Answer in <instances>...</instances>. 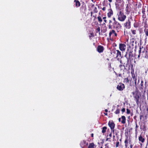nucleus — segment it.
I'll return each instance as SVG.
<instances>
[{
	"mask_svg": "<svg viewBox=\"0 0 148 148\" xmlns=\"http://www.w3.org/2000/svg\"><path fill=\"white\" fill-rule=\"evenodd\" d=\"M138 53H141V58L144 57L145 58H148V56H147V51L145 50V48L143 46L140 47L138 51Z\"/></svg>",
	"mask_w": 148,
	"mask_h": 148,
	"instance_id": "obj_2",
	"label": "nucleus"
},
{
	"mask_svg": "<svg viewBox=\"0 0 148 148\" xmlns=\"http://www.w3.org/2000/svg\"><path fill=\"white\" fill-rule=\"evenodd\" d=\"M91 136L92 137H93V136H94V134H93V133L91 134Z\"/></svg>",
	"mask_w": 148,
	"mask_h": 148,
	"instance_id": "obj_57",
	"label": "nucleus"
},
{
	"mask_svg": "<svg viewBox=\"0 0 148 148\" xmlns=\"http://www.w3.org/2000/svg\"><path fill=\"white\" fill-rule=\"evenodd\" d=\"M136 43L137 41L135 40L134 38H132L130 39V45L129 46L130 49L131 48L132 49L135 48L136 50L137 47Z\"/></svg>",
	"mask_w": 148,
	"mask_h": 148,
	"instance_id": "obj_5",
	"label": "nucleus"
},
{
	"mask_svg": "<svg viewBox=\"0 0 148 148\" xmlns=\"http://www.w3.org/2000/svg\"><path fill=\"white\" fill-rule=\"evenodd\" d=\"M142 17L144 18H146V15L145 14H143V15H142Z\"/></svg>",
	"mask_w": 148,
	"mask_h": 148,
	"instance_id": "obj_48",
	"label": "nucleus"
},
{
	"mask_svg": "<svg viewBox=\"0 0 148 148\" xmlns=\"http://www.w3.org/2000/svg\"><path fill=\"white\" fill-rule=\"evenodd\" d=\"M107 127L106 126L103 127H102V133L103 134L105 133L106 132V130H107Z\"/></svg>",
	"mask_w": 148,
	"mask_h": 148,
	"instance_id": "obj_29",
	"label": "nucleus"
},
{
	"mask_svg": "<svg viewBox=\"0 0 148 148\" xmlns=\"http://www.w3.org/2000/svg\"><path fill=\"white\" fill-rule=\"evenodd\" d=\"M74 2L75 3V6L77 8L79 7L80 6L81 3L78 0H75Z\"/></svg>",
	"mask_w": 148,
	"mask_h": 148,
	"instance_id": "obj_18",
	"label": "nucleus"
},
{
	"mask_svg": "<svg viewBox=\"0 0 148 148\" xmlns=\"http://www.w3.org/2000/svg\"><path fill=\"white\" fill-rule=\"evenodd\" d=\"M133 21L132 16L128 17V20L124 24V26L127 29H130L131 27V21Z\"/></svg>",
	"mask_w": 148,
	"mask_h": 148,
	"instance_id": "obj_3",
	"label": "nucleus"
},
{
	"mask_svg": "<svg viewBox=\"0 0 148 148\" xmlns=\"http://www.w3.org/2000/svg\"><path fill=\"white\" fill-rule=\"evenodd\" d=\"M112 28L115 29L117 32H119L121 27V24L118 22H113Z\"/></svg>",
	"mask_w": 148,
	"mask_h": 148,
	"instance_id": "obj_4",
	"label": "nucleus"
},
{
	"mask_svg": "<svg viewBox=\"0 0 148 148\" xmlns=\"http://www.w3.org/2000/svg\"><path fill=\"white\" fill-rule=\"evenodd\" d=\"M131 113V111L128 108L126 109V113L127 114H129Z\"/></svg>",
	"mask_w": 148,
	"mask_h": 148,
	"instance_id": "obj_38",
	"label": "nucleus"
},
{
	"mask_svg": "<svg viewBox=\"0 0 148 148\" xmlns=\"http://www.w3.org/2000/svg\"><path fill=\"white\" fill-rule=\"evenodd\" d=\"M134 81L135 85V86H136V85H137V79L136 78L135 79H134Z\"/></svg>",
	"mask_w": 148,
	"mask_h": 148,
	"instance_id": "obj_42",
	"label": "nucleus"
},
{
	"mask_svg": "<svg viewBox=\"0 0 148 148\" xmlns=\"http://www.w3.org/2000/svg\"><path fill=\"white\" fill-rule=\"evenodd\" d=\"M97 51L99 53H102L104 50V47L103 46L99 45L97 46Z\"/></svg>",
	"mask_w": 148,
	"mask_h": 148,
	"instance_id": "obj_12",
	"label": "nucleus"
},
{
	"mask_svg": "<svg viewBox=\"0 0 148 148\" xmlns=\"http://www.w3.org/2000/svg\"><path fill=\"white\" fill-rule=\"evenodd\" d=\"M125 88L124 84L122 83H120L117 86L116 88L119 91H121L123 90Z\"/></svg>",
	"mask_w": 148,
	"mask_h": 148,
	"instance_id": "obj_6",
	"label": "nucleus"
},
{
	"mask_svg": "<svg viewBox=\"0 0 148 148\" xmlns=\"http://www.w3.org/2000/svg\"><path fill=\"white\" fill-rule=\"evenodd\" d=\"M98 21L100 23H101L102 22V19L101 17L100 16H98L97 17Z\"/></svg>",
	"mask_w": 148,
	"mask_h": 148,
	"instance_id": "obj_28",
	"label": "nucleus"
},
{
	"mask_svg": "<svg viewBox=\"0 0 148 148\" xmlns=\"http://www.w3.org/2000/svg\"><path fill=\"white\" fill-rule=\"evenodd\" d=\"M113 24V23L112 21L110 20L109 21L108 24V25L109 29H112Z\"/></svg>",
	"mask_w": 148,
	"mask_h": 148,
	"instance_id": "obj_15",
	"label": "nucleus"
},
{
	"mask_svg": "<svg viewBox=\"0 0 148 148\" xmlns=\"http://www.w3.org/2000/svg\"><path fill=\"white\" fill-rule=\"evenodd\" d=\"M95 145L93 143H90L88 147V148H95Z\"/></svg>",
	"mask_w": 148,
	"mask_h": 148,
	"instance_id": "obj_22",
	"label": "nucleus"
},
{
	"mask_svg": "<svg viewBox=\"0 0 148 148\" xmlns=\"http://www.w3.org/2000/svg\"><path fill=\"white\" fill-rule=\"evenodd\" d=\"M114 34L115 36L116 37L117 36V33L116 32H115V33H114Z\"/></svg>",
	"mask_w": 148,
	"mask_h": 148,
	"instance_id": "obj_54",
	"label": "nucleus"
},
{
	"mask_svg": "<svg viewBox=\"0 0 148 148\" xmlns=\"http://www.w3.org/2000/svg\"><path fill=\"white\" fill-rule=\"evenodd\" d=\"M131 8V7L130 6L128 5V4H127V6L126 8L125 11L128 14L130 13V10Z\"/></svg>",
	"mask_w": 148,
	"mask_h": 148,
	"instance_id": "obj_19",
	"label": "nucleus"
},
{
	"mask_svg": "<svg viewBox=\"0 0 148 148\" xmlns=\"http://www.w3.org/2000/svg\"><path fill=\"white\" fill-rule=\"evenodd\" d=\"M145 8L143 7L142 9V13L143 14H145Z\"/></svg>",
	"mask_w": 148,
	"mask_h": 148,
	"instance_id": "obj_37",
	"label": "nucleus"
},
{
	"mask_svg": "<svg viewBox=\"0 0 148 148\" xmlns=\"http://www.w3.org/2000/svg\"><path fill=\"white\" fill-rule=\"evenodd\" d=\"M130 59H127V62L126 63V64H125V63L124 64L125 65V67H128L129 68V69H130V65H129V63L130 62Z\"/></svg>",
	"mask_w": 148,
	"mask_h": 148,
	"instance_id": "obj_23",
	"label": "nucleus"
},
{
	"mask_svg": "<svg viewBox=\"0 0 148 148\" xmlns=\"http://www.w3.org/2000/svg\"><path fill=\"white\" fill-rule=\"evenodd\" d=\"M112 136V133H110L109 134V137L107 138L106 139V141H111V140H110Z\"/></svg>",
	"mask_w": 148,
	"mask_h": 148,
	"instance_id": "obj_31",
	"label": "nucleus"
},
{
	"mask_svg": "<svg viewBox=\"0 0 148 148\" xmlns=\"http://www.w3.org/2000/svg\"><path fill=\"white\" fill-rule=\"evenodd\" d=\"M138 140L140 141L142 143H143L145 141V138H143L141 135H140L139 137Z\"/></svg>",
	"mask_w": 148,
	"mask_h": 148,
	"instance_id": "obj_21",
	"label": "nucleus"
},
{
	"mask_svg": "<svg viewBox=\"0 0 148 148\" xmlns=\"http://www.w3.org/2000/svg\"><path fill=\"white\" fill-rule=\"evenodd\" d=\"M94 36V33L93 32L90 33L89 34V39H90V40H91L92 39L91 37H93Z\"/></svg>",
	"mask_w": 148,
	"mask_h": 148,
	"instance_id": "obj_30",
	"label": "nucleus"
},
{
	"mask_svg": "<svg viewBox=\"0 0 148 148\" xmlns=\"http://www.w3.org/2000/svg\"><path fill=\"white\" fill-rule=\"evenodd\" d=\"M132 147H133V146L132 145V144H131L130 145V148H132Z\"/></svg>",
	"mask_w": 148,
	"mask_h": 148,
	"instance_id": "obj_60",
	"label": "nucleus"
},
{
	"mask_svg": "<svg viewBox=\"0 0 148 148\" xmlns=\"http://www.w3.org/2000/svg\"><path fill=\"white\" fill-rule=\"evenodd\" d=\"M129 80L128 78H125L124 79V82L126 83H128L129 82Z\"/></svg>",
	"mask_w": 148,
	"mask_h": 148,
	"instance_id": "obj_33",
	"label": "nucleus"
},
{
	"mask_svg": "<svg viewBox=\"0 0 148 148\" xmlns=\"http://www.w3.org/2000/svg\"><path fill=\"white\" fill-rule=\"evenodd\" d=\"M144 32L145 35V39H146L147 37H148V29L145 28L144 30Z\"/></svg>",
	"mask_w": 148,
	"mask_h": 148,
	"instance_id": "obj_25",
	"label": "nucleus"
},
{
	"mask_svg": "<svg viewBox=\"0 0 148 148\" xmlns=\"http://www.w3.org/2000/svg\"><path fill=\"white\" fill-rule=\"evenodd\" d=\"M119 48V49L122 51H125L126 48V45L124 43H120Z\"/></svg>",
	"mask_w": 148,
	"mask_h": 148,
	"instance_id": "obj_8",
	"label": "nucleus"
},
{
	"mask_svg": "<svg viewBox=\"0 0 148 148\" xmlns=\"http://www.w3.org/2000/svg\"><path fill=\"white\" fill-rule=\"evenodd\" d=\"M108 12L107 13V16L108 18H110L113 14V11L110 8L108 10Z\"/></svg>",
	"mask_w": 148,
	"mask_h": 148,
	"instance_id": "obj_16",
	"label": "nucleus"
},
{
	"mask_svg": "<svg viewBox=\"0 0 148 148\" xmlns=\"http://www.w3.org/2000/svg\"><path fill=\"white\" fill-rule=\"evenodd\" d=\"M121 118H119L118 119V121H119V122H121Z\"/></svg>",
	"mask_w": 148,
	"mask_h": 148,
	"instance_id": "obj_53",
	"label": "nucleus"
},
{
	"mask_svg": "<svg viewBox=\"0 0 148 148\" xmlns=\"http://www.w3.org/2000/svg\"><path fill=\"white\" fill-rule=\"evenodd\" d=\"M119 141H117V142H116V147H118L119 146Z\"/></svg>",
	"mask_w": 148,
	"mask_h": 148,
	"instance_id": "obj_41",
	"label": "nucleus"
},
{
	"mask_svg": "<svg viewBox=\"0 0 148 148\" xmlns=\"http://www.w3.org/2000/svg\"><path fill=\"white\" fill-rule=\"evenodd\" d=\"M119 76L120 77H122V74H119Z\"/></svg>",
	"mask_w": 148,
	"mask_h": 148,
	"instance_id": "obj_55",
	"label": "nucleus"
},
{
	"mask_svg": "<svg viewBox=\"0 0 148 148\" xmlns=\"http://www.w3.org/2000/svg\"><path fill=\"white\" fill-rule=\"evenodd\" d=\"M108 125L110 127V129H113V128H114L115 127V124L112 121H109L108 123Z\"/></svg>",
	"mask_w": 148,
	"mask_h": 148,
	"instance_id": "obj_13",
	"label": "nucleus"
},
{
	"mask_svg": "<svg viewBox=\"0 0 148 148\" xmlns=\"http://www.w3.org/2000/svg\"><path fill=\"white\" fill-rule=\"evenodd\" d=\"M133 49H130V51L129 53V56L127 57H126L127 52H126V54L125 55V57H126L127 59H130L133 56Z\"/></svg>",
	"mask_w": 148,
	"mask_h": 148,
	"instance_id": "obj_9",
	"label": "nucleus"
},
{
	"mask_svg": "<svg viewBox=\"0 0 148 148\" xmlns=\"http://www.w3.org/2000/svg\"><path fill=\"white\" fill-rule=\"evenodd\" d=\"M106 8L105 7H103L102 8V10H103L104 11L106 10Z\"/></svg>",
	"mask_w": 148,
	"mask_h": 148,
	"instance_id": "obj_52",
	"label": "nucleus"
},
{
	"mask_svg": "<svg viewBox=\"0 0 148 148\" xmlns=\"http://www.w3.org/2000/svg\"><path fill=\"white\" fill-rule=\"evenodd\" d=\"M86 8L85 6H82L81 8V11L82 12H84L86 11Z\"/></svg>",
	"mask_w": 148,
	"mask_h": 148,
	"instance_id": "obj_26",
	"label": "nucleus"
},
{
	"mask_svg": "<svg viewBox=\"0 0 148 148\" xmlns=\"http://www.w3.org/2000/svg\"><path fill=\"white\" fill-rule=\"evenodd\" d=\"M104 114L105 115H106V116H107V115H108V113H107V112H106V113H104Z\"/></svg>",
	"mask_w": 148,
	"mask_h": 148,
	"instance_id": "obj_59",
	"label": "nucleus"
},
{
	"mask_svg": "<svg viewBox=\"0 0 148 148\" xmlns=\"http://www.w3.org/2000/svg\"><path fill=\"white\" fill-rule=\"evenodd\" d=\"M118 19L120 21L123 22L125 21L126 18V16L122 11H120L118 12L117 14Z\"/></svg>",
	"mask_w": 148,
	"mask_h": 148,
	"instance_id": "obj_1",
	"label": "nucleus"
},
{
	"mask_svg": "<svg viewBox=\"0 0 148 148\" xmlns=\"http://www.w3.org/2000/svg\"><path fill=\"white\" fill-rule=\"evenodd\" d=\"M147 14H148V5L147 6Z\"/></svg>",
	"mask_w": 148,
	"mask_h": 148,
	"instance_id": "obj_62",
	"label": "nucleus"
},
{
	"mask_svg": "<svg viewBox=\"0 0 148 148\" xmlns=\"http://www.w3.org/2000/svg\"><path fill=\"white\" fill-rule=\"evenodd\" d=\"M128 137H126L125 139V140L124 143H125V147H128Z\"/></svg>",
	"mask_w": 148,
	"mask_h": 148,
	"instance_id": "obj_20",
	"label": "nucleus"
},
{
	"mask_svg": "<svg viewBox=\"0 0 148 148\" xmlns=\"http://www.w3.org/2000/svg\"><path fill=\"white\" fill-rule=\"evenodd\" d=\"M132 94L134 95V97L135 98V100L136 101V103L138 104L139 103V96L138 93L136 92L135 93L134 92H133Z\"/></svg>",
	"mask_w": 148,
	"mask_h": 148,
	"instance_id": "obj_7",
	"label": "nucleus"
},
{
	"mask_svg": "<svg viewBox=\"0 0 148 148\" xmlns=\"http://www.w3.org/2000/svg\"><path fill=\"white\" fill-rule=\"evenodd\" d=\"M132 33L133 34H136V30H134L132 31Z\"/></svg>",
	"mask_w": 148,
	"mask_h": 148,
	"instance_id": "obj_46",
	"label": "nucleus"
},
{
	"mask_svg": "<svg viewBox=\"0 0 148 148\" xmlns=\"http://www.w3.org/2000/svg\"><path fill=\"white\" fill-rule=\"evenodd\" d=\"M120 112V110L119 108H117L114 113L116 114H119Z\"/></svg>",
	"mask_w": 148,
	"mask_h": 148,
	"instance_id": "obj_32",
	"label": "nucleus"
},
{
	"mask_svg": "<svg viewBox=\"0 0 148 148\" xmlns=\"http://www.w3.org/2000/svg\"><path fill=\"white\" fill-rule=\"evenodd\" d=\"M139 80L138 79V82H137V84H138L139 83Z\"/></svg>",
	"mask_w": 148,
	"mask_h": 148,
	"instance_id": "obj_64",
	"label": "nucleus"
},
{
	"mask_svg": "<svg viewBox=\"0 0 148 148\" xmlns=\"http://www.w3.org/2000/svg\"><path fill=\"white\" fill-rule=\"evenodd\" d=\"M93 12L94 13H97L98 10H97V8L96 7H95L94 8V9L93 10Z\"/></svg>",
	"mask_w": 148,
	"mask_h": 148,
	"instance_id": "obj_36",
	"label": "nucleus"
},
{
	"mask_svg": "<svg viewBox=\"0 0 148 148\" xmlns=\"http://www.w3.org/2000/svg\"><path fill=\"white\" fill-rule=\"evenodd\" d=\"M93 12H91V16H92Z\"/></svg>",
	"mask_w": 148,
	"mask_h": 148,
	"instance_id": "obj_63",
	"label": "nucleus"
},
{
	"mask_svg": "<svg viewBox=\"0 0 148 148\" xmlns=\"http://www.w3.org/2000/svg\"><path fill=\"white\" fill-rule=\"evenodd\" d=\"M115 32V30L114 29H112L111 30H110L109 33V38H111L112 34H114Z\"/></svg>",
	"mask_w": 148,
	"mask_h": 148,
	"instance_id": "obj_24",
	"label": "nucleus"
},
{
	"mask_svg": "<svg viewBox=\"0 0 148 148\" xmlns=\"http://www.w3.org/2000/svg\"><path fill=\"white\" fill-rule=\"evenodd\" d=\"M122 120L121 121V123L123 124H125L126 123V119L124 116H121Z\"/></svg>",
	"mask_w": 148,
	"mask_h": 148,
	"instance_id": "obj_17",
	"label": "nucleus"
},
{
	"mask_svg": "<svg viewBox=\"0 0 148 148\" xmlns=\"http://www.w3.org/2000/svg\"><path fill=\"white\" fill-rule=\"evenodd\" d=\"M106 16H104L103 17V21L105 23H106L107 22V20L106 19Z\"/></svg>",
	"mask_w": 148,
	"mask_h": 148,
	"instance_id": "obj_39",
	"label": "nucleus"
},
{
	"mask_svg": "<svg viewBox=\"0 0 148 148\" xmlns=\"http://www.w3.org/2000/svg\"><path fill=\"white\" fill-rule=\"evenodd\" d=\"M80 145L82 148H84L88 145V143L86 142V140H84L81 142Z\"/></svg>",
	"mask_w": 148,
	"mask_h": 148,
	"instance_id": "obj_10",
	"label": "nucleus"
},
{
	"mask_svg": "<svg viewBox=\"0 0 148 148\" xmlns=\"http://www.w3.org/2000/svg\"><path fill=\"white\" fill-rule=\"evenodd\" d=\"M138 126L137 125L136 123V129L135 130L136 132L137 131V128H138Z\"/></svg>",
	"mask_w": 148,
	"mask_h": 148,
	"instance_id": "obj_50",
	"label": "nucleus"
},
{
	"mask_svg": "<svg viewBox=\"0 0 148 148\" xmlns=\"http://www.w3.org/2000/svg\"><path fill=\"white\" fill-rule=\"evenodd\" d=\"M119 68L120 69L121 71L123 70V71L124 69H125V65H122L121 64H120L119 66Z\"/></svg>",
	"mask_w": 148,
	"mask_h": 148,
	"instance_id": "obj_27",
	"label": "nucleus"
},
{
	"mask_svg": "<svg viewBox=\"0 0 148 148\" xmlns=\"http://www.w3.org/2000/svg\"><path fill=\"white\" fill-rule=\"evenodd\" d=\"M100 27H98L96 29V33H97L98 32H99V35H100Z\"/></svg>",
	"mask_w": 148,
	"mask_h": 148,
	"instance_id": "obj_34",
	"label": "nucleus"
},
{
	"mask_svg": "<svg viewBox=\"0 0 148 148\" xmlns=\"http://www.w3.org/2000/svg\"><path fill=\"white\" fill-rule=\"evenodd\" d=\"M125 108H123L121 109V111L122 112V113L123 114L124 112H125Z\"/></svg>",
	"mask_w": 148,
	"mask_h": 148,
	"instance_id": "obj_43",
	"label": "nucleus"
},
{
	"mask_svg": "<svg viewBox=\"0 0 148 148\" xmlns=\"http://www.w3.org/2000/svg\"><path fill=\"white\" fill-rule=\"evenodd\" d=\"M108 1L110 3L112 2V0H108Z\"/></svg>",
	"mask_w": 148,
	"mask_h": 148,
	"instance_id": "obj_61",
	"label": "nucleus"
},
{
	"mask_svg": "<svg viewBox=\"0 0 148 148\" xmlns=\"http://www.w3.org/2000/svg\"><path fill=\"white\" fill-rule=\"evenodd\" d=\"M116 2L120 3L122 0H116Z\"/></svg>",
	"mask_w": 148,
	"mask_h": 148,
	"instance_id": "obj_51",
	"label": "nucleus"
},
{
	"mask_svg": "<svg viewBox=\"0 0 148 148\" xmlns=\"http://www.w3.org/2000/svg\"><path fill=\"white\" fill-rule=\"evenodd\" d=\"M111 133L113 132V133L114 134V128H113V129H111Z\"/></svg>",
	"mask_w": 148,
	"mask_h": 148,
	"instance_id": "obj_49",
	"label": "nucleus"
},
{
	"mask_svg": "<svg viewBox=\"0 0 148 148\" xmlns=\"http://www.w3.org/2000/svg\"><path fill=\"white\" fill-rule=\"evenodd\" d=\"M141 5H142L140 3H139L138 4L137 7L138 8H141Z\"/></svg>",
	"mask_w": 148,
	"mask_h": 148,
	"instance_id": "obj_45",
	"label": "nucleus"
},
{
	"mask_svg": "<svg viewBox=\"0 0 148 148\" xmlns=\"http://www.w3.org/2000/svg\"><path fill=\"white\" fill-rule=\"evenodd\" d=\"M116 54L115 56H114V58L119 59L121 57V52L118 50H116Z\"/></svg>",
	"mask_w": 148,
	"mask_h": 148,
	"instance_id": "obj_11",
	"label": "nucleus"
},
{
	"mask_svg": "<svg viewBox=\"0 0 148 148\" xmlns=\"http://www.w3.org/2000/svg\"><path fill=\"white\" fill-rule=\"evenodd\" d=\"M131 69L132 70L131 73L132 74V78L133 79H135L136 78L135 77V75L134 73V70L133 68V65L132 64H131Z\"/></svg>",
	"mask_w": 148,
	"mask_h": 148,
	"instance_id": "obj_14",
	"label": "nucleus"
},
{
	"mask_svg": "<svg viewBox=\"0 0 148 148\" xmlns=\"http://www.w3.org/2000/svg\"><path fill=\"white\" fill-rule=\"evenodd\" d=\"M116 50H113L112 51V52L111 53V54H113V56H115L116 55Z\"/></svg>",
	"mask_w": 148,
	"mask_h": 148,
	"instance_id": "obj_35",
	"label": "nucleus"
},
{
	"mask_svg": "<svg viewBox=\"0 0 148 148\" xmlns=\"http://www.w3.org/2000/svg\"><path fill=\"white\" fill-rule=\"evenodd\" d=\"M143 117V116L142 115H140V119H141L142 117Z\"/></svg>",
	"mask_w": 148,
	"mask_h": 148,
	"instance_id": "obj_56",
	"label": "nucleus"
},
{
	"mask_svg": "<svg viewBox=\"0 0 148 148\" xmlns=\"http://www.w3.org/2000/svg\"><path fill=\"white\" fill-rule=\"evenodd\" d=\"M105 111L106 112H108V110L107 109H106L105 110Z\"/></svg>",
	"mask_w": 148,
	"mask_h": 148,
	"instance_id": "obj_58",
	"label": "nucleus"
},
{
	"mask_svg": "<svg viewBox=\"0 0 148 148\" xmlns=\"http://www.w3.org/2000/svg\"><path fill=\"white\" fill-rule=\"evenodd\" d=\"M143 80L141 81V83L140 84L141 86V88L143 89Z\"/></svg>",
	"mask_w": 148,
	"mask_h": 148,
	"instance_id": "obj_40",
	"label": "nucleus"
},
{
	"mask_svg": "<svg viewBox=\"0 0 148 148\" xmlns=\"http://www.w3.org/2000/svg\"><path fill=\"white\" fill-rule=\"evenodd\" d=\"M141 53H139V54L138 55L137 57V58L138 59V60L140 59V56H141Z\"/></svg>",
	"mask_w": 148,
	"mask_h": 148,
	"instance_id": "obj_44",
	"label": "nucleus"
},
{
	"mask_svg": "<svg viewBox=\"0 0 148 148\" xmlns=\"http://www.w3.org/2000/svg\"><path fill=\"white\" fill-rule=\"evenodd\" d=\"M113 20V22H117V21L116 20V18L115 17H113L112 19Z\"/></svg>",
	"mask_w": 148,
	"mask_h": 148,
	"instance_id": "obj_47",
	"label": "nucleus"
}]
</instances>
